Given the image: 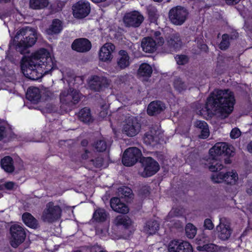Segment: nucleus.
I'll list each match as a JSON object with an SVG mask.
<instances>
[{
	"instance_id": "nucleus-1",
	"label": "nucleus",
	"mask_w": 252,
	"mask_h": 252,
	"mask_svg": "<svg viewBox=\"0 0 252 252\" xmlns=\"http://www.w3.org/2000/svg\"><path fill=\"white\" fill-rule=\"evenodd\" d=\"M20 67L24 75L32 80H37L57 68L55 58L44 48H40L30 56H23Z\"/></svg>"
},
{
	"instance_id": "nucleus-2",
	"label": "nucleus",
	"mask_w": 252,
	"mask_h": 252,
	"mask_svg": "<svg viewBox=\"0 0 252 252\" xmlns=\"http://www.w3.org/2000/svg\"><path fill=\"white\" fill-rule=\"evenodd\" d=\"M235 102L234 93L230 90L215 89L207 97L204 109L208 116L217 114L225 119L233 112Z\"/></svg>"
},
{
	"instance_id": "nucleus-3",
	"label": "nucleus",
	"mask_w": 252,
	"mask_h": 252,
	"mask_svg": "<svg viewBox=\"0 0 252 252\" xmlns=\"http://www.w3.org/2000/svg\"><path fill=\"white\" fill-rule=\"evenodd\" d=\"M235 149L233 146L226 142L217 143L209 150V155L211 160L209 162L208 168L212 172H217L223 169L224 166L221 161L218 159L219 156L226 157L224 158L225 164H230L232 162L230 158L233 157Z\"/></svg>"
},
{
	"instance_id": "nucleus-4",
	"label": "nucleus",
	"mask_w": 252,
	"mask_h": 252,
	"mask_svg": "<svg viewBox=\"0 0 252 252\" xmlns=\"http://www.w3.org/2000/svg\"><path fill=\"white\" fill-rule=\"evenodd\" d=\"M37 39L36 31L33 28L26 27L17 31L14 39L10 41L9 45L14 46L16 51L23 55L27 52L29 48L35 44Z\"/></svg>"
},
{
	"instance_id": "nucleus-5",
	"label": "nucleus",
	"mask_w": 252,
	"mask_h": 252,
	"mask_svg": "<svg viewBox=\"0 0 252 252\" xmlns=\"http://www.w3.org/2000/svg\"><path fill=\"white\" fill-rule=\"evenodd\" d=\"M62 211L60 206L56 205L53 201H50L46 204L42 212L41 220L44 222L52 223L61 218Z\"/></svg>"
},
{
	"instance_id": "nucleus-6",
	"label": "nucleus",
	"mask_w": 252,
	"mask_h": 252,
	"mask_svg": "<svg viewBox=\"0 0 252 252\" xmlns=\"http://www.w3.org/2000/svg\"><path fill=\"white\" fill-rule=\"evenodd\" d=\"M189 12L185 7L178 5L172 7L169 11L168 17L172 24L176 26L183 25L187 20Z\"/></svg>"
},
{
	"instance_id": "nucleus-7",
	"label": "nucleus",
	"mask_w": 252,
	"mask_h": 252,
	"mask_svg": "<svg viewBox=\"0 0 252 252\" xmlns=\"http://www.w3.org/2000/svg\"><path fill=\"white\" fill-rule=\"evenodd\" d=\"M80 92L70 88L67 91L62 92L60 94V100L62 105L72 107L78 103L81 99Z\"/></svg>"
},
{
	"instance_id": "nucleus-8",
	"label": "nucleus",
	"mask_w": 252,
	"mask_h": 252,
	"mask_svg": "<svg viewBox=\"0 0 252 252\" xmlns=\"http://www.w3.org/2000/svg\"><path fill=\"white\" fill-rule=\"evenodd\" d=\"M10 233L11 235L10 243L11 246L14 248H17L23 243L26 237L25 229L17 224L11 226Z\"/></svg>"
},
{
	"instance_id": "nucleus-9",
	"label": "nucleus",
	"mask_w": 252,
	"mask_h": 252,
	"mask_svg": "<svg viewBox=\"0 0 252 252\" xmlns=\"http://www.w3.org/2000/svg\"><path fill=\"white\" fill-rule=\"evenodd\" d=\"M110 80L106 77L96 75L92 76L88 82L89 88L95 92H101L109 88Z\"/></svg>"
},
{
	"instance_id": "nucleus-10",
	"label": "nucleus",
	"mask_w": 252,
	"mask_h": 252,
	"mask_svg": "<svg viewBox=\"0 0 252 252\" xmlns=\"http://www.w3.org/2000/svg\"><path fill=\"white\" fill-rule=\"evenodd\" d=\"M144 168L141 176L144 178L151 177L156 174L159 170V163L150 157L143 158L141 161Z\"/></svg>"
},
{
	"instance_id": "nucleus-11",
	"label": "nucleus",
	"mask_w": 252,
	"mask_h": 252,
	"mask_svg": "<svg viewBox=\"0 0 252 252\" xmlns=\"http://www.w3.org/2000/svg\"><path fill=\"white\" fill-rule=\"evenodd\" d=\"M141 156V151L138 148L130 147L124 152L122 163L126 166H131L139 160Z\"/></svg>"
},
{
	"instance_id": "nucleus-12",
	"label": "nucleus",
	"mask_w": 252,
	"mask_h": 252,
	"mask_svg": "<svg viewBox=\"0 0 252 252\" xmlns=\"http://www.w3.org/2000/svg\"><path fill=\"white\" fill-rule=\"evenodd\" d=\"M141 129V124L134 117H128L123 127V133L129 137L137 135Z\"/></svg>"
},
{
	"instance_id": "nucleus-13",
	"label": "nucleus",
	"mask_w": 252,
	"mask_h": 252,
	"mask_svg": "<svg viewBox=\"0 0 252 252\" xmlns=\"http://www.w3.org/2000/svg\"><path fill=\"white\" fill-rule=\"evenodd\" d=\"M73 15L77 19H83L90 13L91 6L89 1L80 0L72 6Z\"/></svg>"
},
{
	"instance_id": "nucleus-14",
	"label": "nucleus",
	"mask_w": 252,
	"mask_h": 252,
	"mask_svg": "<svg viewBox=\"0 0 252 252\" xmlns=\"http://www.w3.org/2000/svg\"><path fill=\"white\" fill-rule=\"evenodd\" d=\"M124 22L127 27H139L144 20L143 16L138 11H133L125 14Z\"/></svg>"
},
{
	"instance_id": "nucleus-15",
	"label": "nucleus",
	"mask_w": 252,
	"mask_h": 252,
	"mask_svg": "<svg viewBox=\"0 0 252 252\" xmlns=\"http://www.w3.org/2000/svg\"><path fill=\"white\" fill-rule=\"evenodd\" d=\"M115 49V45L110 42L105 43L100 49L99 59L102 62H110L113 58L112 53Z\"/></svg>"
},
{
	"instance_id": "nucleus-16",
	"label": "nucleus",
	"mask_w": 252,
	"mask_h": 252,
	"mask_svg": "<svg viewBox=\"0 0 252 252\" xmlns=\"http://www.w3.org/2000/svg\"><path fill=\"white\" fill-rule=\"evenodd\" d=\"M72 50L80 53H85L90 50L92 44L90 41L85 38L75 39L71 44Z\"/></svg>"
},
{
	"instance_id": "nucleus-17",
	"label": "nucleus",
	"mask_w": 252,
	"mask_h": 252,
	"mask_svg": "<svg viewBox=\"0 0 252 252\" xmlns=\"http://www.w3.org/2000/svg\"><path fill=\"white\" fill-rule=\"evenodd\" d=\"M166 108L165 104L160 100L151 102L148 106L147 113L149 116H155L161 113Z\"/></svg>"
},
{
	"instance_id": "nucleus-18",
	"label": "nucleus",
	"mask_w": 252,
	"mask_h": 252,
	"mask_svg": "<svg viewBox=\"0 0 252 252\" xmlns=\"http://www.w3.org/2000/svg\"><path fill=\"white\" fill-rule=\"evenodd\" d=\"M111 208L116 212L125 214L128 212V206L122 202L120 198L117 197H112L110 201Z\"/></svg>"
},
{
	"instance_id": "nucleus-19",
	"label": "nucleus",
	"mask_w": 252,
	"mask_h": 252,
	"mask_svg": "<svg viewBox=\"0 0 252 252\" xmlns=\"http://www.w3.org/2000/svg\"><path fill=\"white\" fill-rule=\"evenodd\" d=\"M158 44L152 37H144L141 42V47L144 52L148 53L155 52L157 49Z\"/></svg>"
},
{
	"instance_id": "nucleus-20",
	"label": "nucleus",
	"mask_w": 252,
	"mask_h": 252,
	"mask_svg": "<svg viewBox=\"0 0 252 252\" xmlns=\"http://www.w3.org/2000/svg\"><path fill=\"white\" fill-rule=\"evenodd\" d=\"M217 230L219 238L223 241L228 240L232 232V230L229 225L221 223L217 226Z\"/></svg>"
},
{
	"instance_id": "nucleus-21",
	"label": "nucleus",
	"mask_w": 252,
	"mask_h": 252,
	"mask_svg": "<svg viewBox=\"0 0 252 252\" xmlns=\"http://www.w3.org/2000/svg\"><path fill=\"white\" fill-rule=\"evenodd\" d=\"M22 220L28 227L34 229L39 227L38 221L30 213L26 212L22 215Z\"/></svg>"
},
{
	"instance_id": "nucleus-22",
	"label": "nucleus",
	"mask_w": 252,
	"mask_h": 252,
	"mask_svg": "<svg viewBox=\"0 0 252 252\" xmlns=\"http://www.w3.org/2000/svg\"><path fill=\"white\" fill-rule=\"evenodd\" d=\"M79 120L84 124H89L94 121L91 109L87 107L82 108L78 113Z\"/></svg>"
},
{
	"instance_id": "nucleus-23",
	"label": "nucleus",
	"mask_w": 252,
	"mask_h": 252,
	"mask_svg": "<svg viewBox=\"0 0 252 252\" xmlns=\"http://www.w3.org/2000/svg\"><path fill=\"white\" fill-rule=\"evenodd\" d=\"M194 126L201 129L198 137L200 139H207L210 135V131L207 123L204 121L197 120L194 123Z\"/></svg>"
},
{
	"instance_id": "nucleus-24",
	"label": "nucleus",
	"mask_w": 252,
	"mask_h": 252,
	"mask_svg": "<svg viewBox=\"0 0 252 252\" xmlns=\"http://www.w3.org/2000/svg\"><path fill=\"white\" fill-rule=\"evenodd\" d=\"M0 164L2 169L7 173H12L15 170L14 161L10 156H5L1 158Z\"/></svg>"
},
{
	"instance_id": "nucleus-25",
	"label": "nucleus",
	"mask_w": 252,
	"mask_h": 252,
	"mask_svg": "<svg viewBox=\"0 0 252 252\" xmlns=\"http://www.w3.org/2000/svg\"><path fill=\"white\" fill-rule=\"evenodd\" d=\"M26 97L31 101L37 102L41 98L39 89L35 87H30L27 91Z\"/></svg>"
},
{
	"instance_id": "nucleus-26",
	"label": "nucleus",
	"mask_w": 252,
	"mask_h": 252,
	"mask_svg": "<svg viewBox=\"0 0 252 252\" xmlns=\"http://www.w3.org/2000/svg\"><path fill=\"white\" fill-rule=\"evenodd\" d=\"M119 55L120 57L117 60L118 65L121 69H125L129 65V57L126 51L124 50H120Z\"/></svg>"
},
{
	"instance_id": "nucleus-27",
	"label": "nucleus",
	"mask_w": 252,
	"mask_h": 252,
	"mask_svg": "<svg viewBox=\"0 0 252 252\" xmlns=\"http://www.w3.org/2000/svg\"><path fill=\"white\" fill-rule=\"evenodd\" d=\"M63 30L62 23L61 20L55 19L51 25L46 30L47 33L49 35H53L60 33Z\"/></svg>"
},
{
	"instance_id": "nucleus-28",
	"label": "nucleus",
	"mask_w": 252,
	"mask_h": 252,
	"mask_svg": "<svg viewBox=\"0 0 252 252\" xmlns=\"http://www.w3.org/2000/svg\"><path fill=\"white\" fill-rule=\"evenodd\" d=\"M147 14L150 23L157 24L159 15L157 8L153 5L148 6L147 7Z\"/></svg>"
},
{
	"instance_id": "nucleus-29",
	"label": "nucleus",
	"mask_w": 252,
	"mask_h": 252,
	"mask_svg": "<svg viewBox=\"0 0 252 252\" xmlns=\"http://www.w3.org/2000/svg\"><path fill=\"white\" fill-rule=\"evenodd\" d=\"M152 73L153 69L147 63H141L137 70V75L140 77L149 78L151 76Z\"/></svg>"
},
{
	"instance_id": "nucleus-30",
	"label": "nucleus",
	"mask_w": 252,
	"mask_h": 252,
	"mask_svg": "<svg viewBox=\"0 0 252 252\" xmlns=\"http://www.w3.org/2000/svg\"><path fill=\"white\" fill-rule=\"evenodd\" d=\"M50 0H30V7L33 10H42L49 4Z\"/></svg>"
},
{
	"instance_id": "nucleus-31",
	"label": "nucleus",
	"mask_w": 252,
	"mask_h": 252,
	"mask_svg": "<svg viewBox=\"0 0 252 252\" xmlns=\"http://www.w3.org/2000/svg\"><path fill=\"white\" fill-rule=\"evenodd\" d=\"M168 44L174 50L181 48L182 41L178 33L172 34L167 41Z\"/></svg>"
},
{
	"instance_id": "nucleus-32",
	"label": "nucleus",
	"mask_w": 252,
	"mask_h": 252,
	"mask_svg": "<svg viewBox=\"0 0 252 252\" xmlns=\"http://www.w3.org/2000/svg\"><path fill=\"white\" fill-rule=\"evenodd\" d=\"M159 224L157 220H150L146 222L144 230L149 235L155 234L158 230Z\"/></svg>"
},
{
	"instance_id": "nucleus-33",
	"label": "nucleus",
	"mask_w": 252,
	"mask_h": 252,
	"mask_svg": "<svg viewBox=\"0 0 252 252\" xmlns=\"http://www.w3.org/2000/svg\"><path fill=\"white\" fill-rule=\"evenodd\" d=\"M107 217L105 210L102 208H98L93 214V219L97 222H103L106 221Z\"/></svg>"
},
{
	"instance_id": "nucleus-34",
	"label": "nucleus",
	"mask_w": 252,
	"mask_h": 252,
	"mask_svg": "<svg viewBox=\"0 0 252 252\" xmlns=\"http://www.w3.org/2000/svg\"><path fill=\"white\" fill-rule=\"evenodd\" d=\"M115 222L118 226L122 225L125 228H128L131 225L132 221L126 216H118L115 219Z\"/></svg>"
},
{
	"instance_id": "nucleus-35",
	"label": "nucleus",
	"mask_w": 252,
	"mask_h": 252,
	"mask_svg": "<svg viewBox=\"0 0 252 252\" xmlns=\"http://www.w3.org/2000/svg\"><path fill=\"white\" fill-rule=\"evenodd\" d=\"M227 174L223 173L222 172H220L217 174H213L211 176V179L214 183H220L222 182H228V180L227 178Z\"/></svg>"
},
{
	"instance_id": "nucleus-36",
	"label": "nucleus",
	"mask_w": 252,
	"mask_h": 252,
	"mask_svg": "<svg viewBox=\"0 0 252 252\" xmlns=\"http://www.w3.org/2000/svg\"><path fill=\"white\" fill-rule=\"evenodd\" d=\"M179 240L174 239L171 240L168 246V252H179L181 242Z\"/></svg>"
},
{
	"instance_id": "nucleus-37",
	"label": "nucleus",
	"mask_w": 252,
	"mask_h": 252,
	"mask_svg": "<svg viewBox=\"0 0 252 252\" xmlns=\"http://www.w3.org/2000/svg\"><path fill=\"white\" fill-rule=\"evenodd\" d=\"M225 174H227L228 176L226 177L228 178V181L225 183L227 185H235L238 180V175L236 171L233 170L231 172H225Z\"/></svg>"
},
{
	"instance_id": "nucleus-38",
	"label": "nucleus",
	"mask_w": 252,
	"mask_h": 252,
	"mask_svg": "<svg viewBox=\"0 0 252 252\" xmlns=\"http://www.w3.org/2000/svg\"><path fill=\"white\" fill-rule=\"evenodd\" d=\"M185 231L187 237L189 239H192L196 234L197 229L194 225L189 223L186 225Z\"/></svg>"
},
{
	"instance_id": "nucleus-39",
	"label": "nucleus",
	"mask_w": 252,
	"mask_h": 252,
	"mask_svg": "<svg viewBox=\"0 0 252 252\" xmlns=\"http://www.w3.org/2000/svg\"><path fill=\"white\" fill-rule=\"evenodd\" d=\"M173 86L175 90L180 93L186 90L187 88L185 82L183 81L180 78H177L174 80Z\"/></svg>"
},
{
	"instance_id": "nucleus-40",
	"label": "nucleus",
	"mask_w": 252,
	"mask_h": 252,
	"mask_svg": "<svg viewBox=\"0 0 252 252\" xmlns=\"http://www.w3.org/2000/svg\"><path fill=\"white\" fill-rule=\"evenodd\" d=\"M229 46V35L227 33H224L222 35V39L219 44V48L221 50H226Z\"/></svg>"
},
{
	"instance_id": "nucleus-41",
	"label": "nucleus",
	"mask_w": 252,
	"mask_h": 252,
	"mask_svg": "<svg viewBox=\"0 0 252 252\" xmlns=\"http://www.w3.org/2000/svg\"><path fill=\"white\" fill-rule=\"evenodd\" d=\"M151 188L148 185H144L141 187L139 190V196L143 199L149 197L151 194Z\"/></svg>"
},
{
	"instance_id": "nucleus-42",
	"label": "nucleus",
	"mask_w": 252,
	"mask_h": 252,
	"mask_svg": "<svg viewBox=\"0 0 252 252\" xmlns=\"http://www.w3.org/2000/svg\"><path fill=\"white\" fill-rule=\"evenodd\" d=\"M94 147L98 152H103L107 148V144L105 141L103 140H99L94 142Z\"/></svg>"
},
{
	"instance_id": "nucleus-43",
	"label": "nucleus",
	"mask_w": 252,
	"mask_h": 252,
	"mask_svg": "<svg viewBox=\"0 0 252 252\" xmlns=\"http://www.w3.org/2000/svg\"><path fill=\"white\" fill-rule=\"evenodd\" d=\"M119 191L122 195L123 198H131L132 194V191L128 187H123L119 189Z\"/></svg>"
},
{
	"instance_id": "nucleus-44",
	"label": "nucleus",
	"mask_w": 252,
	"mask_h": 252,
	"mask_svg": "<svg viewBox=\"0 0 252 252\" xmlns=\"http://www.w3.org/2000/svg\"><path fill=\"white\" fill-rule=\"evenodd\" d=\"M179 252H193V248L191 244L187 242L182 241Z\"/></svg>"
},
{
	"instance_id": "nucleus-45",
	"label": "nucleus",
	"mask_w": 252,
	"mask_h": 252,
	"mask_svg": "<svg viewBox=\"0 0 252 252\" xmlns=\"http://www.w3.org/2000/svg\"><path fill=\"white\" fill-rule=\"evenodd\" d=\"M104 158L101 157H97L90 161V164L93 165L95 168H101L103 164Z\"/></svg>"
},
{
	"instance_id": "nucleus-46",
	"label": "nucleus",
	"mask_w": 252,
	"mask_h": 252,
	"mask_svg": "<svg viewBox=\"0 0 252 252\" xmlns=\"http://www.w3.org/2000/svg\"><path fill=\"white\" fill-rule=\"evenodd\" d=\"M161 35V33L159 31H156L154 33V37L155 38V40L158 44V46H162L164 43V39Z\"/></svg>"
},
{
	"instance_id": "nucleus-47",
	"label": "nucleus",
	"mask_w": 252,
	"mask_h": 252,
	"mask_svg": "<svg viewBox=\"0 0 252 252\" xmlns=\"http://www.w3.org/2000/svg\"><path fill=\"white\" fill-rule=\"evenodd\" d=\"M175 59L179 65H184L189 62L188 56L185 55H177Z\"/></svg>"
},
{
	"instance_id": "nucleus-48",
	"label": "nucleus",
	"mask_w": 252,
	"mask_h": 252,
	"mask_svg": "<svg viewBox=\"0 0 252 252\" xmlns=\"http://www.w3.org/2000/svg\"><path fill=\"white\" fill-rule=\"evenodd\" d=\"M144 141L147 145H151L155 140V137L149 132L146 133L144 135Z\"/></svg>"
},
{
	"instance_id": "nucleus-49",
	"label": "nucleus",
	"mask_w": 252,
	"mask_h": 252,
	"mask_svg": "<svg viewBox=\"0 0 252 252\" xmlns=\"http://www.w3.org/2000/svg\"><path fill=\"white\" fill-rule=\"evenodd\" d=\"M203 226L205 229L208 230H212L214 228V225L210 219H206L204 220Z\"/></svg>"
},
{
	"instance_id": "nucleus-50",
	"label": "nucleus",
	"mask_w": 252,
	"mask_h": 252,
	"mask_svg": "<svg viewBox=\"0 0 252 252\" xmlns=\"http://www.w3.org/2000/svg\"><path fill=\"white\" fill-rule=\"evenodd\" d=\"M7 136L6 126L0 123V141Z\"/></svg>"
},
{
	"instance_id": "nucleus-51",
	"label": "nucleus",
	"mask_w": 252,
	"mask_h": 252,
	"mask_svg": "<svg viewBox=\"0 0 252 252\" xmlns=\"http://www.w3.org/2000/svg\"><path fill=\"white\" fill-rule=\"evenodd\" d=\"M241 135V131L238 128L235 127L233 128L230 134L231 138L236 139L238 138Z\"/></svg>"
},
{
	"instance_id": "nucleus-52",
	"label": "nucleus",
	"mask_w": 252,
	"mask_h": 252,
	"mask_svg": "<svg viewBox=\"0 0 252 252\" xmlns=\"http://www.w3.org/2000/svg\"><path fill=\"white\" fill-rule=\"evenodd\" d=\"M15 183L12 181L6 182L4 183V187L6 189L11 190L14 189Z\"/></svg>"
},
{
	"instance_id": "nucleus-53",
	"label": "nucleus",
	"mask_w": 252,
	"mask_h": 252,
	"mask_svg": "<svg viewBox=\"0 0 252 252\" xmlns=\"http://www.w3.org/2000/svg\"><path fill=\"white\" fill-rule=\"evenodd\" d=\"M59 4H60V3H58L57 4V6L55 5V4H51V6H50V8H51V9H52L54 12H58V11H59L62 10V6H61V7H60V6H59Z\"/></svg>"
},
{
	"instance_id": "nucleus-54",
	"label": "nucleus",
	"mask_w": 252,
	"mask_h": 252,
	"mask_svg": "<svg viewBox=\"0 0 252 252\" xmlns=\"http://www.w3.org/2000/svg\"><path fill=\"white\" fill-rule=\"evenodd\" d=\"M241 0H225L227 4H236L239 2Z\"/></svg>"
},
{
	"instance_id": "nucleus-55",
	"label": "nucleus",
	"mask_w": 252,
	"mask_h": 252,
	"mask_svg": "<svg viewBox=\"0 0 252 252\" xmlns=\"http://www.w3.org/2000/svg\"><path fill=\"white\" fill-rule=\"evenodd\" d=\"M205 247V249L208 251H212L211 250H209V249H211L212 250L214 249L215 247H217V245L211 244L210 245H207L204 246Z\"/></svg>"
},
{
	"instance_id": "nucleus-56",
	"label": "nucleus",
	"mask_w": 252,
	"mask_h": 252,
	"mask_svg": "<svg viewBox=\"0 0 252 252\" xmlns=\"http://www.w3.org/2000/svg\"><path fill=\"white\" fill-rule=\"evenodd\" d=\"M248 151L252 154V141H250L247 146Z\"/></svg>"
},
{
	"instance_id": "nucleus-57",
	"label": "nucleus",
	"mask_w": 252,
	"mask_h": 252,
	"mask_svg": "<svg viewBox=\"0 0 252 252\" xmlns=\"http://www.w3.org/2000/svg\"><path fill=\"white\" fill-rule=\"evenodd\" d=\"M199 48L203 51H204L205 52H207L208 50V46L205 44H202L200 45V47Z\"/></svg>"
},
{
	"instance_id": "nucleus-58",
	"label": "nucleus",
	"mask_w": 252,
	"mask_h": 252,
	"mask_svg": "<svg viewBox=\"0 0 252 252\" xmlns=\"http://www.w3.org/2000/svg\"><path fill=\"white\" fill-rule=\"evenodd\" d=\"M88 144H89V142H88V140H87L86 139H83L81 142V145L82 147H86L88 145Z\"/></svg>"
},
{
	"instance_id": "nucleus-59",
	"label": "nucleus",
	"mask_w": 252,
	"mask_h": 252,
	"mask_svg": "<svg viewBox=\"0 0 252 252\" xmlns=\"http://www.w3.org/2000/svg\"><path fill=\"white\" fill-rule=\"evenodd\" d=\"M238 37V33L236 32L234 33L233 35H229V41L230 40H233L234 39H236Z\"/></svg>"
},
{
	"instance_id": "nucleus-60",
	"label": "nucleus",
	"mask_w": 252,
	"mask_h": 252,
	"mask_svg": "<svg viewBox=\"0 0 252 252\" xmlns=\"http://www.w3.org/2000/svg\"><path fill=\"white\" fill-rule=\"evenodd\" d=\"M85 154H83L82 155V158H83V159H87V158H88V154L90 153L89 151L87 149H85Z\"/></svg>"
},
{
	"instance_id": "nucleus-61",
	"label": "nucleus",
	"mask_w": 252,
	"mask_h": 252,
	"mask_svg": "<svg viewBox=\"0 0 252 252\" xmlns=\"http://www.w3.org/2000/svg\"><path fill=\"white\" fill-rule=\"evenodd\" d=\"M94 3H100L105 1L106 0H91Z\"/></svg>"
},
{
	"instance_id": "nucleus-62",
	"label": "nucleus",
	"mask_w": 252,
	"mask_h": 252,
	"mask_svg": "<svg viewBox=\"0 0 252 252\" xmlns=\"http://www.w3.org/2000/svg\"><path fill=\"white\" fill-rule=\"evenodd\" d=\"M6 189V188L4 187V184L0 185V190H4Z\"/></svg>"
},
{
	"instance_id": "nucleus-63",
	"label": "nucleus",
	"mask_w": 252,
	"mask_h": 252,
	"mask_svg": "<svg viewBox=\"0 0 252 252\" xmlns=\"http://www.w3.org/2000/svg\"><path fill=\"white\" fill-rule=\"evenodd\" d=\"M153 0L156 2H161L163 0Z\"/></svg>"
},
{
	"instance_id": "nucleus-64",
	"label": "nucleus",
	"mask_w": 252,
	"mask_h": 252,
	"mask_svg": "<svg viewBox=\"0 0 252 252\" xmlns=\"http://www.w3.org/2000/svg\"><path fill=\"white\" fill-rule=\"evenodd\" d=\"M91 252H96V251L94 252L93 251H91ZM99 252H106L102 251V250H100Z\"/></svg>"
}]
</instances>
